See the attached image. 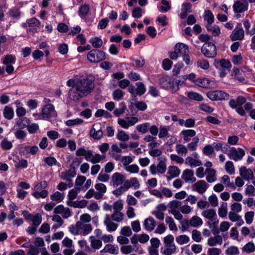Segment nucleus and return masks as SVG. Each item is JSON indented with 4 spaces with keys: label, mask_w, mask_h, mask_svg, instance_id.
Instances as JSON below:
<instances>
[{
    "label": "nucleus",
    "mask_w": 255,
    "mask_h": 255,
    "mask_svg": "<svg viewBox=\"0 0 255 255\" xmlns=\"http://www.w3.org/2000/svg\"><path fill=\"white\" fill-rule=\"evenodd\" d=\"M169 127L165 126H161L159 129L158 137L159 138H163L165 137H170V139L172 141L170 142L171 144L174 143L176 139L174 138L172 135H169Z\"/></svg>",
    "instance_id": "obj_16"
},
{
    "label": "nucleus",
    "mask_w": 255,
    "mask_h": 255,
    "mask_svg": "<svg viewBox=\"0 0 255 255\" xmlns=\"http://www.w3.org/2000/svg\"><path fill=\"white\" fill-rule=\"evenodd\" d=\"M4 117L7 120H11L13 118L14 111L12 108L5 106L3 111Z\"/></svg>",
    "instance_id": "obj_41"
},
{
    "label": "nucleus",
    "mask_w": 255,
    "mask_h": 255,
    "mask_svg": "<svg viewBox=\"0 0 255 255\" xmlns=\"http://www.w3.org/2000/svg\"><path fill=\"white\" fill-rule=\"evenodd\" d=\"M222 151L227 154L231 159L236 161L242 159L245 155V151L240 147L236 148L228 146V149H223Z\"/></svg>",
    "instance_id": "obj_3"
},
{
    "label": "nucleus",
    "mask_w": 255,
    "mask_h": 255,
    "mask_svg": "<svg viewBox=\"0 0 255 255\" xmlns=\"http://www.w3.org/2000/svg\"><path fill=\"white\" fill-rule=\"evenodd\" d=\"M138 122L136 117H131L128 118L127 120L120 119L118 120V124L124 128H128L129 127L133 126Z\"/></svg>",
    "instance_id": "obj_14"
},
{
    "label": "nucleus",
    "mask_w": 255,
    "mask_h": 255,
    "mask_svg": "<svg viewBox=\"0 0 255 255\" xmlns=\"http://www.w3.org/2000/svg\"><path fill=\"white\" fill-rule=\"evenodd\" d=\"M161 3L162 5L159 7L160 11L162 12H166L171 9V6L168 1L166 0H161Z\"/></svg>",
    "instance_id": "obj_59"
},
{
    "label": "nucleus",
    "mask_w": 255,
    "mask_h": 255,
    "mask_svg": "<svg viewBox=\"0 0 255 255\" xmlns=\"http://www.w3.org/2000/svg\"><path fill=\"white\" fill-rule=\"evenodd\" d=\"M204 19L207 21V24H212L214 21V16L210 10H206L204 12Z\"/></svg>",
    "instance_id": "obj_62"
},
{
    "label": "nucleus",
    "mask_w": 255,
    "mask_h": 255,
    "mask_svg": "<svg viewBox=\"0 0 255 255\" xmlns=\"http://www.w3.org/2000/svg\"><path fill=\"white\" fill-rule=\"evenodd\" d=\"M64 198V195L58 191L55 192L53 194L50 196V199L52 201H55L57 203L61 202Z\"/></svg>",
    "instance_id": "obj_52"
},
{
    "label": "nucleus",
    "mask_w": 255,
    "mask_h": 255,
    "mask_svg": "<svg viewBox=\"0 0 255 255\" xmlns=\"http://www.w3.org/2000/svg\"><path fill=\"white\" fill-rule=\"evenodd\" d=\"M2 62L4 65L14 64L15 63V56L10 54L6 55L2 58Z\"/></svg>",
    "instance_id": "obj_50"
},
{
    "label": "nucleus",
    "mask_w": 255,
    "mask_h": 255,
    "mask_svg": "<svg viewBox=\"0 0 255 255\" xmlns=\"http://www.w3.org/2000/svg\"><path fill=\"white\" fill-rule=\"evenodd\" d=\"M201 52L207 58H214L217 55L216 47L212 42L206 43L201 48Z\"/></svg>",
    "instance_id": "obj_6"
},
{
    "label": "nucleus",
    "mask_w": 255,
    "mask_h": 255,
    "mask_svg": "<svg viewBox=\"0 0 255 255\" xmlns=\"http://www.w3.org/2000/svg\"><path fill=\"white\" fill-rule=\"evenodd\" d=\"M150 123L146 122L142 124L138 125L136 126V129L139 132L143 134L149 131Z\"/></svg>",
    "instance_id": "obj_44"
},
{
    "label": "nucleus",
    "mask_w": 255,
    "mask_h": 255,
    "mask_svg": "<svg viewBox=\"0 0 255 255\" xmlns=\"http://www.w3.org/2000/svg\"><path fill=\"white\" fill-rule=\"evenodd\" d=\"M218 223L219 220L217 219V217L213 218L212 220H210L208 223L209 226L212 229V233L214 235L219 233V231L217 229Z\"/></svg>",
    "instance_id": "obj_40"
},
{
    "label": "nucleus",
    "mask_w": 255,
    "mask_h": 255,
    "mask_svg": "<svg viewBox=\"0 0 255 255\" xmlns=\"http://www.w3.org/2000/svg\"><path fill=\"white\" fill-rule=\"evenodd\" d=\"M201 215L205 218L209 220L217 217L216 211L213 209L206 210L202 212Z\"/></svg>",
    "instance_id": "obj_36"
},
{
    "label": "nucleus",
    "mask_w": 255,
    "mask_h": 255,
    "mask_svg": "<svg viewBox=\"0 0 255 255\" xmlns=\"http://www.w3.org/2000/svg\"><path fill=\"white\" fill-rule=\"evenodd\" d=\"M84 121L80 118L73 120H69L65 122V124L68 127L81 125Z\"/></svg>",
    "instance_id": "obj_57"
},
{
    "label": "nucleus",
    "mask_w": 255,
    "mask_h": 255,
    "mask_svg": "<svg viewBox=\"0 0 255 255\" xmlns=\"http://www.w3.org/2000/svg\"><path fill=\"white\" fill-rule=\"evenodd\" d=\"M119 249L117 245L112 244H107L103 249L100 251L101 253H110L112 255H118Z\"/></svg>",
    "instance_id": "obj_23"
},
{
    "label": "nucleus",
    "mask_w": 255,
    "mask_h": 255,
    "mask_svg": "<svg viewBox=\"0 0 255 255\" xmlns=\"http://www.w3.org/2000/svg\"><path fill=\"white\" fill-rule=\"evenodd\" d=\"M90 12V7L88 4H85L80 6L78 10V15L82 19L85 20Z\"/></svg>",
    "instance_id": "obj_29"
},
{
    "label": "nucleus",
    "mask_w": 255,
    "mask_h": 255,
    "mask_svg": "<svg viewBox=\"0 0 255 255\" xmlns=\"http://www.w3.org/2000/svg\"><path fill=\"white\" fill-rule=\"evenodd\" d=\"M105 156L104 155L102 156L98 153L94 155L93 151L91 150V155L89 156L87 161L91 162L93 164H96L100 162L103 159L105 158Z\"/></svg>",
    "instance_id": "obj_34"
},
{
    "label": "nucleus",
    "mask_w": 255,
    "mask_h": 255,
    "mask_svg": "<svg viewBox=\"0 0 255 255\" xmlns=\"http://www.w3.org/2000/svg\"><path fill=\"white\" fill-rule=\"evenodd\" d=\"M117 138L120 141H127L129 139V135L124 130H119L117 134Z\"/></svg>",
    "instance_id": "obj_58"
},
{
    "label": "nucleus",
    "mask_w": 255,
    "mask_h": 255,
    "mask_svg": "<svg viewBox=\"0 0 255 255\" xmlns=\"http://www.w3.org/2000/svg\"><path fill=\"white\" fill-rule=\"evenodd\" d=\"M135 247L131 245H126L122 246L121 248V251L123 254L127 255L132 253L133 251L137 252L138 248H136V250H134Z\"/></svg>",
    "instance_id": "obj_47"
},
{
    "label": "nucleus",
    "mask_w": 255,
    "mask_h": 255,
    "mask_svg": "<svg viewBox=\"0 0 255 255\" xmlns=\"http://www.w3.org/2000/svg\"><path fill=\"white\" fill-rule=\"evenodd\" d=\"M240 175L243 178L246 180L253 179L254 173L250 169H247L246 167H242L240 169Z\"/></svg>",
    "instance_id": "obj_24"
},
{
    "label": "nucleus",
    "mask_w": 255,
    "mask_h": 255,
    "mask_svg": "<svg viewBox=\"0 0 255 255\" xmlns=\"http://www.w3.org/2000/svg\"><path fill=\"white\" fill-rule=\"evenodd\" d=\"M31 220L32 222L33 225L37 227L42 222L41 215L39 213H37L32 216Z\"/></svg>",
    "instance_id": "obj_64"
},
{
    "label": "nucleus",
    "mask_w": 255,
    "mask_h": 255,
    "mask_svg": "<svg viewBox=\"0 0 255 255\" xmlns=\"http://www.w3.org/2000/svg\"><path fill=\"white\" fill-rule=\"evenodd\" d=\"M156 223L155 220L151 217L145 219L143 222V226L145 231L151 232L156 227Z\"/></svg>",
    "instance_id": "obj_18"
},
{
    "label": "nucleus",
    "mask_w": 255,
    "mask_h": 255,
    "mask_svg": "<svg viewBox=\"0 0 255 255\" xmlns=\"http://www.w3.org/2000/svg\"><path fill=\"white\" fill-rule=\"evenodd\" d=\"M225 254L226 255H238L240 251L237 247L231 246L226 250Z\"/></svg>",
    "instance_id": "obj_51"
},
{
    "label": "nucleus",
    "mask_w": 255,
    "mask_h": 255,
    "mask_svg": "<svg viewBox=\"0 0 255 255\" xmlns=\"http://www.w3.org/2000/svg\"><path fill=\"white\" fill-rule=\"evenodd\" d=\"M77 225L80 234H82L83 236L89 234L92 231V227L91 224L84 223L83 222H77Z\"/></svg>",
    "instance_id": "obj_15"
},
{
    "label": "nucleus",
    "mask_w": 255,
    "mask_h": 255,
    "mask_svg": "<svg viewBox=\"0 0 255 255\" xmlns=\"http://www.w3.org/2000/svg\"><path fill=\"white\" fill-rule=\"evenodd\" d=\"M222 242V237L220 235L216 236L208 240V245L211 247L216 246L217 245H221Z\"/></svg>",
    "instance_id": "obj_33"
},
{
    "label": "nucleus",
    "mask_w": 255,
    "mask_h": 255,
    "mask_svg": "<svg viewBox=\"0 0 255 255\" xmlns=\"http://www.w3.org/2000/svg\"><path fill=\"white\" fill-rule=\"evenodd\" d=\"M54 212L55 214L61 215L63 218L66 219L71 216L70 209L68 208L64 207L62 205L56 207L54 209Z\"/></svg>",
    "instance_id": "obj_17"
},
{
    "label": "nucleus",
    "mask_w": 255,
    "mask_h": 255,
    "mask_svg": "<svg viewBox=\"0 0 255 255\" xmlns=\"http://www.w3.org/2000/svg\"><path fill=\"white\" fill-rule=\"evenodd\" d=\"M67 85L71 87L68 95L70 99L77 101L80 98L89 95L94 88L93 81L88 78H84L75 81L73 79H70L67 81Z\"/></svg>",
    "instance_id": "obj_1"
},
{
    "label": "nucleus",
    "mask_w": 255,
    "mask_h": 255,
    "mask_svg": "<svg viewBox=\"0 0 255 255\" xmlns=\"http://www.w3.org/2000/svg\"><path fill=\"white\" fill-rule=\"evenodd\" d=\"M245 32L242 28L236 27L230 35L232 41L240 40L244 39Z\"/></svg>",
    "instance_id": "obj_19"
},
{
    "label": "nucleus",
    "mask_w": 255,
    "mask_h": 255,
    "mask_svg": "<svg viewBox=\"0 0 255 255\" xmlns=\"http://www.w3.org/2000/svg\"><path fill=\"white\" fill-rule=\"evenodd\" d=\"M124 185L127 190L131 187H133L134 189H138L140 184L135 177H133L130 179L126 180L124 182Z\"/></svg>",
    "instance_id": "obj_22"
},
{
    "label": "nucleus",
    "mask_w": 255,
    "mask_h": 255,
    "mask_svg": "<svg viewBox=\"0 0 255 255\" xmlns=\"http://www.w3.org/2000/svg\"><path fill=\"white\" fill-rule=\"evenodd\" d=\"M175 149L177 152L181 155H185L188 152L187 147L181 144H177Z\"/></svg>",
    "instance_id": "obj_63"
},
{
    "label": "nucleus",
    "mask_w": 255,
    "mask_h": 255,
    "mask_svg": "<svg viewBox=\"0 0 255 255\" xmlns=\"http://www.w3.org/2000/svg\"><path fill=\"white\" fill-rule=\"evenodd\" d=\"M181 134L183 135L184 140L187 142L191 139V137L195 136L196 132L193 129H184L181 131Z\"/></svg>",
    "instance_id": "obj_32"
},
{
    "label": "nucleus",
    "mask_w": 255,
    "mask_h": 255,
    "mask_svg": "<svg viewBox=\"0 0 255 255\" xmlns=\"http://www.w3.org/2000/svg\"><path fill=\"white\" fill-rule=\"evenodd\" d=\"M188 98L196 101H202L203 99V96L195 92H188L186 93Z\"/></svg>",
    "instance_id": "obj_43"
},
{
    "label": "nucleus",
    "mask_w": 255,
    "mask_h": 255,
    "mask_svg": "<svg viewBox=\"0 0 255 255\" xmlns=\"http://www.w3.org/2000/svg\"><path fill=\"white\" fill-rule=\"evenodd\" d=\"M15 166L17 168H26L28 166V162L25 159H18L17 161H14Z\"/></svg>",
    "instance_id": "obj_61"
},
{
    "label": "nucleus",
    "mask_w": 255,
    "mask_h": 255,
    "mask_svg": "<svg viewBox=\"0 0 255 255\" xmlns=\"http://www.w3.org/2000/svg\"><path fill=\"white\" fill-rule=\"evenodd\" d=\"M208 185L204 180H199L192 186V189L200 194L206 192L208 188Z\"/></svg>",
    "instance_id": "obj_13"
},
{
    "label": "nucleus",
    "mask_w": 255,
    "mask_h": 255,
    "mask_svg": "<svg viewBox=\"0 0 255 255\" xmlns=\"http://www.w3.org/2000/svg\"><path fill=\"white\" fill-rule=\"evenodd\" d=\"M181 177L186 183H193L196 180L194 175V171L189 169H186L183 171Z\"/></svg>",
    "instance_id": "obj_11"
},
{
    "label": "nucleus",
    "mask_w": 255,
    "mask_h": 255,
    "mask_svg": "<svg viewBox=\"0 0 255 255\" xmlns=\"http://www.w3.org/2000/svg\"><path fill=\"white\" fill-rule=\"evenodd\" d=\"M185 163L191 167L199 166L202 164L201 161L198 159L193 158L190 156H188L186 158Z\"/></svg>",
    "instance_id": "obj_30"
},
{
    "label": "nucleus",
    "mask_w": 255,
    "mask_h": 255,
    "mask_svg": "<svg viewBox=\"0 0 255 255\" xmlns=\"http://www.w3.org/2000/svg\"><path fill=\"white\" fill-rule=\"evenodd\" d=\"M1 147L4 150H9L12 147V143L6 138H3L0 143Z\"/></svg>",
    "instance_id": "obj_56"
},
{
    "label": "nucleus",
    "mask_w": 255,
    "mask_h": 255,
    "mask_svg": "<svg viewBox=\"0 0 255 255\" xmlns=\"http://www.w3.org/2000/svg\"><path fill=\"white\" fill-rule=\"evenodd\" d=\"M111 218L116 222H121L124 219V214L122 212L114 211L113 213L110 215Z\"/></svg>",
    "instance_id": "obj_42"
},
{
    "label": "nucleus",
    "mask_w": 255,
    "mask_h": 255,
    "mask_svg": "<svg viewBox=\"0 0 255 255\" xmlns=\"http://www.w3.org/2000/svg\"><path fill=\"white\" fill-rule=\"evenodd\" d=\"M176 242L180 245L186 244L190 241V238L186 235H182L176 238Z\"/></svg>",
    "instance_id": "obj_48"
},
{
    "label": "nucleus",
    "mask_w": 255,
    "mask_h": 255,
    "mask_svg": "<svg viewBox=\"0 0 255 255\" xmlns=\"http://www.w3.org/2000/svg\"><path fill=\"white\" fill-rule=\"evenodd\" d=\"M180 173L179 168L175 166H170L168 167L167 174L168 175L166 176L168 181L171 180L174 178L178 177Z\"/></svg>",
    "instance_id": "obj_21"
},
{
    "label": "nucleus",
    "mask_w": 255,
    "mask_h": 255,
    "mask_svg": "<svg viewBox=\"0 0 255 255\" xmlns=\"http://www.w3.org/2000/svg\"><path fill=\"white\" fill-rule=\"evenodd\" d=\"M206 174V179L209 183H213L217 180L216 170L213 168H206L205 170Z\"/></svg>",
    "instance_id": "obj_25"
},
{
    "label": "nucleus",
    "mask_w": 255,
    "mask_h": 255,
    "mask_svg": "<svg viewBox=\"0 0 255 255\" xmlns=\"http://www.w3.org/2000/svg\"><path fill=\"white\" fill-rule=\"evenodd\" d=\"M30 124V120L26 117H23L20 119V120L16 122L17 125L19 128H27V126Z\"/></svg>",
    "instance_id": "obj_54"
},
{
    "label": "nucleus",
    "mask_w": 255,
    "mask_h": 255,
    "mask_svg": "<svg viewBox=\"0 0 255 255\" xmlns=\"http://www.w3.org/2000/svg\"><path fill=\"white\" fill-rule=\"evenodd\" d=\"M191 4L189 2H184L181 5V12L179 16L181 19H184L187 14L191 12Z\"/></svg>",
    "instance_id": "obj_28"
},
{
    "label": "nucleus",
    "mask_w": 255,
    "mask_h": 255,
    "mask_svg": "<svg viewBox=\"0 0 255 255\" xmlns=\"http://www.w3.org/2000/svg\"><path fill=\"white\" fill-rule=\"evenodd\" d=\"M137 88H136V94L141 96L146 92V88L142 82H137L136 83Z\"/></svg>",
    "instance_id": "obj_53"
},
{
    "label": "nucleus",
    "mask_w": 255,
    "mask_h": 255,
    "mask_svg": "<svg viewBox=\"0 0 255 255\" xmlns=\"http://www.w3.org/2000/svg\"><path fill=\"white\" fill-rule=\"evenodd\" d=\"M90 42L93 47L97 48L101 47L103 45V40L98 37L91 38Z\"/></svg>",
    "instance_id": "obj_60"
},
{
    "label": "nucleus",
    "mask_w": 255,
    "mask_h": 255,
    "mask_svg": "<svg viewBox=\"0 0 255 255\" xmlns=\"http://www.w3.org/2000/svg\"><path fill=\"white\" fill-rule=\"evenodd\" d=\"M221 182L230 188L236 189V186L233 182H230V178L228 175H224L222 177Z\"/></svg>",
    "instance_id": "obj_49"
},
{
    "label": "nucleus",
    "mask_w": 255,
    "mask_h": 255,
    "mask_svg": "<svg viewBox=\"0 0 255 255\" xmlns=\"http://www.w3.org/2000/svg\"><path fill=\"white\" fill-rule=\"evenodd\" d=\"M206 27L207 30L211 32L214 36L219 35L221 33L220 27L217 25H212V24H206Z\"/></svg>",
    "instance_id": "obj_31"
},
{
    "label": "nucleus",
    "mask_w": 255,
    "mask_h": 255,
    "mask_svg": "<svg viewBox=\"0 0 255 255\" xmlns=\"http://www.w3.org/2000/svg\"><path fill=\"white\" fill-rule=\"evenodd\" d=\"M233 8L236 14V17H241L240 13L247 11L248 9V2L246 0H237L233 4Z\"/></svg>",
    "instance_id": "obj_7"
},
{
    "label": "nucleus",
    "mask_w": 255,
    "mask_h": 255,
    "mask_svg": "<svg viewBox=\"0 0 255 255\" xmlns=\"http://www.w3.org/2000/svg\"><path fill=\"white\" fill-rule=\"evenodd\" d=\"M114 221L109 214L105 215L104 224L109 232L115 231L118 227V224L115 223Z\"/></svg>",
    "instance_id": "obj_10"
},
{
    "label": "nucleus",
    "mask_w": 255,
    "mask_h": 255,
    "mask_svg": "<svg viewBox=\"0 0 255 255\" xmlns=\"http://www.w3.org/2000/svg\"><path fill=\"white\" fill-rule=\"evenodd\" d=\"M181 205V202L178 200H172L169 203L168 206L170 210H169V213L171 214L176 211H179Z\"/></svg>",
    "instance_id": "obj_35"
},
{
    "label": "nucleus",
    "mask_w": 255,
    "mask_h": 255,
    "mask_svg": "<svg viewBox=\"0 0 255 255\" xmlns=\"http://www.w3.org/2000/svg\"><path fill=\"white\" fill-rule=\"evenodd\" d=\"M42 116L45 119H48L56 116V113L54 107L52 104L46 105L42 108Z\"/></svg>",
    "instance_id": "obj_9"
},
{
    "label": "nucleus",
    "mask_w": 255,
    "mask_h": 255,
    "mask_svg": "<svg viewBox=\"0 0 255 255\" xmlns=\"http://www.w3.org/2000/svg\"><path fill=\"white\" fill-rule=\"evenodd\" d=\"M87 201L85 200H83L80 201H76L70 202H68V205L70 206H73L74 207H78L83 208H84L87 204Z\"/></svg>",
    "instance_id": "obj_55"
},
{
    "label": "nucleus",
    "mask_w": 255,
    "mask_h": 255,
    "mask_svg": "<svg viewBox=\"0 0 255 255\" xmlns=\"http://www.w3.org/2000/svg\"><path fill=\"white\" fill-rule=\"evenodd\" d=\"M159 84L161 88L164 89H169L172 92H176L179 88L175 87L174 83L170 76L165 75L159 79Z\"/></svg>",
    "instance_id": "obj_5"
},
{
    "label": "nucleus",
    "mask_w": 255,
    "mask_h": 255,
    "mask_svg": "<svg viewBox=\"0 0 255 255\" xmlns=\"http://www.w3.org/2000/svg\"><path fill=\"white\" fill-rule=\"evenodd\" d=\"M95 126L96 125L93 126V128L90 130V134L93 138L99 139L102 137L103 132L101 129L96 130L94 128Z\"/></svg>",
    "instance_id": "obj_39"
},
{
    "label": "nucleus",
    "mask_w": 255,
    "mask_h": 255,
    "mask_svg": "<svg viewBox=\"0 0 255 255\" xmlns=\"http://www.w3.org/2000/svg\"><path fill=\"white\" fill-rule=\"evenodd\" d=\"M174 238L172 235H168L163 238L164 246L160 249L163 255H172L177 252V248L174 243Z\"/></svg>",
    "instance_id": "obj_2"
},
{
    "label": "nucleus",
    "mask_w": 255,
    "mask_h": 255,
    "mask_svg": "<svg viewBox=\"0 0 255 255\" xmlns=\"http://www.w3.org/2000/svg\"><path fill=\"white\" fill-rule=\"evenodd\" d=\"M174 50L178 54L182 56L187 53H190L188 46L183 43H177L175 45Z\"/></svg>",
    "instance_id": "obj_27"
},
{
    "label": "nucleus",
    "mask_w": 255,
    "mask_h": 255,
    "mask_svg": "<svg viewBox=\"0 0 255 255\" xmlns=\"http://www.w3.org/2000/svg\"><path fill=\"white\" fill-rule=\"evenodd\" d=\"M125 181L124 175L119 172H115L112 176L111 183L114 186H118L124 184Z\"/></svg>",
    "instance_id": "obj_12"
},
{
    "label": "nucleus",
    "mask_w": 255,
    "mask_h": 255,
    "mask_svg": "<svg viewBox=\"0 0 255 255\" xmlns=\"http://www.w3.org/2000/svg\"><path fill=\"white\" fill-rule=\"evenodd\" d=\"M174 50L178 54L182 56L187 53H190L188 46L183 43H177L175 45Z\"/></svg>",
    "instance_id": "obj_26"
},
{
    "label": "nucleus",
    "mask_w": 255,
    "mask_h": 255,
    "mask_svg": "<svg viewBox=\"0 0 255 255\" xmlns=\"http://www.w3.org/2000/svg\"><path fill=\"white\" fill-rule=\"evenodd\" d=\"M165 222L168 225L170 230L176 231L178 229L173 219L169 216H167L165 218Z\"/></svg>",
    "instance_id": "obj_46"
},
{
    "label": "nucleus",
    "mask_w": 255,
    "mask_h": 255,
    "mask_svg": "<svg viewBox=\"0 0 255 255\" xmlns=\"http://www.w3.org/2000/svg\"><path fill=\"white\" fill-rule=\"evenodd\" d=\"M246 101L247 100L244 97L239 96L236 99H231L229 102V105L232 109H235L243 106Z\"/></svg>",
    "instance_id": "obj_20"
},
{
    "label": "nucleus",
    "mask_w": 255,
    "mask_h": 255,
    "mask_svg": "<svg viewBox=\"0 0 255 255\" xmlns=\"http://www.w3.org/2000/svg\"><path fill=\"white\" fill-rule=\"evenodd\" d=\"M76 155L77 156H83L87 160L89 156L91 155V150H86L84 147H80L76 150Z\"/></svg>",
    "instance_id": "obj_38"
},
{
    "label": "nucleus",
    "mask_w": 255,
    "mask_h": 255,
    "mask_svg": "<svg viewBox=\"0 0 255 255\" xmlns=\"http://www.w3.org/2000/svg\"><path fill=\"white\" fill-rule=\"evenodd\" d=\"M189 223L190 224L191 227L195 228L201 226L203 222L199 217L194 216L189 220Z\"/></svg>",
    "instance_id": "obj_37"
},
{
    "label": "nucleus",
    "mask_w": 255,
    "mask_h": 255,
    "mask_svg": "<svg viewBox=\"0 0 255 255\" xmlns=\"http://www.w3.org/2000/svg\"><path fill=\"white\" fill-rule=\"evenodd\" d=\"M10 17L13 19L18 20L20 18L21 16V12L19 9L16 8H11L8 10V12Z\"/></svg>",
    "instance_id": "obj_45"
},
{
    "label": "nucleus",
    "mask_w": 255,
    "mask_h": 255,
    "mask_svg": "<svg viewBox=\"0 0 255 255\" xmlns=\"http://www.w3.org/2000/svg\"><path fill=\"white\" fill-rule=\"evenodd\" d=\"M208 97L212 100H226L229 99L230 95L222 91H215L209 93Z\"/></svg>",
    "instance_id": "obj_8"
},
{
    "label": "nucleus",
    "mask_w": 255,
    "mask_h": 255,
    "mask_svg": "<svg viewBox=\"0 0 255 255\" xmlns=\"http://www.w3.org/2000/svg\"><path fill=\"white\" fill-rule=\"evenodd\" d=\"M87 57L90 62L98 63L106 59V54L102 50L92 49L88 53Z\"/></svg>",
    "instance_id": "obj_4"
}]
</instances>
